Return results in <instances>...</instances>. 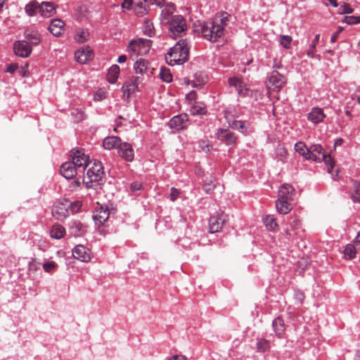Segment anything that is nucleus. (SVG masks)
I'll list each match as a JSON object with an SVG mask.
<instances>
[{
    "label": "nucleus",
    "mask_w": 360,
    "mask_h": 360,
    "mask_svg": "<svg viewBox=\"0 0 360 360\" xmlns=\"http://www.w3.org/2000/svg\"><path fill=\"white\" fill-rule=\"evenodd\" d=\"M357 251L353 244H347L344 250V255L346 259H352L356 255Z\"/></svg>",
    "instance_id": "obj_39"
},
{
    "label": "nucleus",
    "mask_w": 360,
    "mask_h": 360,
    "mask_svg": "<svg viewBox=\"0 0 360 360\" xmlns=\"http://www.w3.org/2000/svg\"><path fill=\"white\" fill-rule=\"evenodd\" d=\"M18 67V65L15 63L11 64L7 67L6 72L13 73L17 70Z\"/></svg>",
    "instance_id": "obj_59"
},
{
    "label": "nucleus",
    "mask_w": 360,
    "mask_h": 360,
    "mask_svg": "<svg viewBox=\"0 0 360 360\" xmlns=\"http://www.w3.org/2000/svg\"><path fill=\"white\" fill-rule=\"evenodd\" d=\"M89 33L86 30H79L75 36V40L79 43H84L89 39Z\"/></svg>",
    "instance_id": "obj_41"
},
{
    "label": "nucleus",
    "mask_w": 360,
    "mask_h": 360,
    "mask_svg": "<svg viewBox=\"0 0 360 360\" xmlns=\"http://www.w3.org/2000/svg\"><path fill=\"white\" fill-rule=\"evenodd\" d=\"M351 197L354 202H360V183L357 181H353Z\"/></svg>",
    "instance_id": "obj_36"
},
{
    "label": "nucleus",
    "mask_w": 360,
    "mask_h": 360,
    "mask_svg": "<svg viewBox=\"0 0 360 360\" xmlns=\"http://www.w3.org/2000/svg\"><path fill=\"white\" fill-rule=\"evenodd\" d=\"M65 233V229L60 224L53 225L50 231V236L53 238L60 239Z\"/></svg>",
    "instance_id": "obj_29"
},
{
    "label": "nucleus",
    "mask_w": 360,
    "mask_h": 360,
    "mask_svg": "<svg viewBox=\"0 0 360 360\" xmlns=\"http://www.w3.org/2000/svg\"><path fill=\"white\" fill-rule=\"evenodd\" d=\"M13 50L16 56L27 58L31 54L32 48L27 41L20 40L14 43Z\"/></svg>",
    "instance_id": "obj_10"
},
{
    "label": "nucleus",
    "mask_w": 360,
    "mask_h": 360,
    "mask_svg": "<svg viewBox=\"0 0 360 360\" xmlns=\"http://www.w3.org/2000/svg\"><path fill=\"white\" fill-rule=\"evenodd\" d=\"M225 222L223 214L221 216H213L209 221L210 232L213 233L219 231Z\"/></svg>",
    "instance_id": "obj_19"
},
{
    "label": "nucleus",
    "mask_w": 360,
    "mask_h": 360,
    "mask_svg": "<svg viewBox=\"0 0 360 360\" xmlns=\"http://www.w3.org/2000/svg\"><path fill=\"white\" fill-rule=\"evenodd\" d=\"M320 39V34H318L315 36L314 39L312 41L311 44L309 46V50L307 51V56L310 58H313L314 56V53L316 51V46L319 43Z\"/></svg>",
    "instance_id": "obj_42"
},
{
    "label": "nucleus",
    "mask_w": 360,
    "mask_h": 360,
    "mask_svg": "<svg viewBox=\"0 0 360 360\" xmlns=\"http://www.w3.org/2000/svg\"><path fill=\"white\" fill-rule=\"evenodd\" d=\"M57 264L55 262H47L43 264V268L47 273H51L57 267Z\"/></svg>",
    "instance_id": "obj_49"
},
{
    "label": "nucleus",
    "mask_w": 360,
    "mask_h": 360,
    "mask_svg": "<svg viewBox=\"0 0 360 360\" xmlns=\"http://www.w3.org/2000/svg\"><path fill=\"white\" fill-rule=\"evenodd\" d=\"M191 113L193 115H205L207 113L205 105L203 103L195 101L191 108Z\"/></svg>",
    "instance_id": "obj_31"
},
{
    "label": "nucleus",
    "mask_w": 360,
    "mask_h": 360,
    "mask_svg": "<svg viewBox=\"0 0 360 360\" xmlns=\"http://www.w3.org/2000/svg\"><path fill=\"white\" fill-rule=\"evenodd\" d=\"M295 195L294 188L287 184H283L278 191V197L284 198L286 200H292Z\"/></svg>",
    "instance_id": "obj_24"
},
{
    "label": "nucleus",
    "mask_w": 360,
    "mask_h": 360,
    "mask_svg": "<svg viewBox=\"0 0 360 360\" xmlns=\"http://www.w3.org/2000/svg\"><path fill=\"white\" fill-rule=\"evenodd\" d=\"M292 39L288 35H281L279 42L280 44L285 49H290L291 47V42Z\"/></svg>",
    "instance_id": "obj_43"
},
{
    "label": "nucleus",
    "mask_w": 360,
    "mask_h": 360,
    "mask_svg": "<svg viewBox=\"0 0 360 360\" xmlns=\"http://www.w3.org/2000/svg\"><path fill=\"white\" fill-rule=\"evenodd\" d=\"M288 220V226L285 229V232L288 240L292 241L300 235L301 222L296 217H290Z\"/></svg>",
    "instance_id": "obj_8"
},
{
    "label": "nucleus",
    "mask_w": 360,
    "mask_h": 360,
    "mask_svg": "<svg viewBox=\"0 0 360 360\" xmlns=\"http://www.w3.org/2000/svg\"><path fill=\"white\" fill-rule=\"evenodd\" d=\"M25 40L32 46L38 45L41 40L40 33L37 30H26L24 33Z\"/></svg>",
    "instance_id": "obj_25"
},
{
    "label": "nucleus",
    "mask_w": 360,
    "mask_h": 360,
    "mask_svg": "<svg viewBox=\"0 0 360 360\" xmlns=\"http://www.w3.org/2000/svg\"><path fill=\"white\" fill-rule=\"evenodd\" d=\"M345 21L348 25H355L360 23V16H346Z\"/></svg>",
    "instance_id": "obj_50"
},
{
    "label": "nucleus",
    "mask_w": 360,
    "mask_h": 360,
    "mask_svg": "<svg viewBox=\"0 0 360 360\" xmlns=\"http://www.w3.org/2000/svg\"><path fill=\"white\" fill-rule=\"evenodd\" d=\"M149 65L150 63L147 60L140 58L135 62L134 69L136 74L143 75L148 70Z\"/></svg>",
    "instance_id": "obj_28"
},
{
    "label": "nucleus",
    "mask_w": 360,
    "mask_h": 360,
    "mask_svg": "<svg viewBox=\"0 0 360 360\" xmlns=\"http://www.w3.org/2000/svg\"><path fill=\"white\" fill-rule=\"evenodd\" d=\"M201 149L205 153H209L210 151L211 146L205 141H202L200 145Z\"/></svg>",
    "instance_id": "obj_57"
},
{
    "label": "nucleus",
    "mask_w": 360,
    "mask_h": 360,
    "mask_svg": "<svg viewBox=\"0 0 360 360\" xmlns=\"http://www.w3.org/2000/svg\"><path fill=\"white\" fill-rule=\"evenodd\" d=\"M72 115L74 117L75 122H79L83 120L85 117L84 112L81 109H74L72 111Z\"/></svg>",
    "instance_id": "obj_47"
},
{
    "label": "nucleus",
    "mask_w": 360,
    "mask_h": 360,
    "mask_svg": "<svg viewBox=\"0 0 360 360\" xmlns=\"http://www.w3.org/2000/svg\"><path fill=\"white\" fill-rule=\"evenodd\" d=\"M342 27H339L338 30L332 35L330 38V41L332 42H335L337 40L338 35L342 32Z\"/></svg>",
    "instance_id": "obj_60"
},
{
    "label": "nucleus",
    "mask_w": 360,
    "mask_h": 360,
    "mask_svg": "<svg viewBox=\"0 0 360 360\" xmlns=\"http://www.w3.org/2000/svg\"><path fill=\"white\" fill-rule=\"evenodd\" d=\"M354 243L360 248V231L357 233V236L354 240Z\"/></svg>",
    "instance_id": "obj_64"
},
{
    "label": "nucleus",
    "mask_w": 360,
    "mask_h": 360,
    "mask_svg": "<svg viewBox=\"0 0 360 360\" xmlns=\"http://www.w3.org/2000/svg\"><path fill=\"white\" fill-rule=\"evenodd\" d=\"M188 121L187 115L181 114L173 117L169 122V125L171 128H174L176 130L182 129L186 126Z\"/></svg>",
    "instance_id": "obj_18"
},
{
    "label": "nucleus",
    "mask_w": 360,
    "mask_h": 360,
    "mask_svg": "<svg viewBox=\"0 0 360 360\" xmlns=\"http://www.w3.org/2000/svg\"><path fill=\"white\" fill-rule=\"evenodd\" d=\"M71 203L70 201L65 200V202H58L55 205L53 208V212L58 215L57 218L61 219L68 216L70 207Z\"/></svg>",
    "instance_id": "obj_17"
},
{
    "label": "nucleus",
    "mask_w": 360,
    "mask_h": 360,
    "mask_svg": "<svg viewBox=\"0 0 360 360\" xmlns=\"http://www.w3.org/2000/svg\"><path fill=\"white\" fill-rule=\"evenodd\" d=\"M229 127L233 129L239 130L243 134L246 132L243 130L245 125L244 123L241 121L233 120L231 122H229Z\"/></svg>",
    "instance_id": "obj_46"
},
{
    "label": "nucleus",
    "mask_w": 360,
    "mask_h": 360,
    "mask_svg": "<svg viewBox=\"0 0 360 360\" xmlns=\"http://www.w3.org/2000/svg\"><path fill=\"white\" fill-rule=\"evenodd\" d=\"M179 193L180 192L178 189L175 188L174 187H172L171 188L170 200L172 201H174L175 200H176L179 195Z\"/></svg>",
    "instance_id": "obj_52"
},
{
    "label": "nucleus",
    "mask_w": 360,
    "mask_h": 360,
    "mask_svg": "<svg viewBox=\"0 0 360 360\" xmlns=\"http://www.w3.org/2000/svg\"><path fill=\"white\" fill-rule=\"evenodd\" d=\"M152 41L150 39H139L132 40L128 46L131 57L146 55L150 49Z\"/></svg>",
    "instance_id": "obj_5"
},
{
    "label": "nucleus",
    "mask_w": 360,
    "mask_h": 360,
    "mask_svg": "<svg viewBox=\"0 0 360 360\" xmlns=\"http://www.w3.org/2000/svg\"><path fill=\"white\" fill-rule=\"evenodd\" d=\"M72 255L75 259L87 262L91 259V251L84 245H77L72 250Z\"/></svg>",
    "instance_id": "obj_14"
},
{
    "label": "nucleus",
    "mask_w": 360,
    "mask_h": 360,
    "mask_svg": "<svg viewBox=\"0 0 360 360\" xmlns=\"http://www.w3.org/2000/svg\"><path fill=\"white\" fill-rule=\"evenodd\" d=\"M309 153L310 157L309 160L319 162L324 161L325 164L328 166V172H331V170L335 165V162L329 155H326L323 152V149L321 145H312L309 148Z\"/></svg>",
    "instance_id": "obj_4"
},
{
    "label": "nucleus",
    "mask_w": 360,
    "mask_h": 360,
    "mask_svg": "<svg viewBox=\"0 0 360 360\" xmlns=\"http://www.w3.org/2000/svg\"><path fill=\"white\" fill-rule=\"evenodd\" d=\"M307 117L312 123L316 124L323 122V119L326 117V115L322 108H313L311 111L308 113Z\"/></svg>",
    "instance_id": "obj_23"
},
{
    "label": "nucleus",
    "mask_w": 360,
    "mask_h": 360,
    "mask_svg": "<svg viewBox=\"0 0 360 360\" xmlns=\"http://www.w3.org/2000/svg\"><path fill=\"white\" fill-rule=\"evenodd\" d=\"M186 30L185 19L181 15H174L172 17L169 24V30L171 36L174 38L179 36Z\"/></svg>",
    "instance_id": "obj_7"
},
{
    "label": "nucleus",
    "mask_w": 360,
    "mask_h": 360,
    "mask_svg": "<svg viewBox=\"0 0 360 360\" xmlns=\"http://www.w3.org/2000/svg\"><path fill=\"white\" fill-rule=\"evenodd\" d=\"M174 10V4H171L167 5V6L162 11L163 18L167 19L172 13H173Z\"/></svg>",
    "instance_id": "obj_48"
},
{
    "label": "nucleus",
    "mask_w": 360,
    "mask_h": 360,
    "mask_svg": "<svg viewBox=\"0 0 360 360\" xmlns=\"http://www.w3.org/2000/svg\"><path fill=\"white\" fill-rule=\"evenodd\" d=\"M295 150L300 155L303 156L306 160H309V148L307 147L304 143L299 141L295 144Z\"/></svg>",
    "instance_id": "obj_32"
},
{
    "label": "nucleus",
    "mask_w": 360,
    "mask_h": 360,
    "mask_svg": "<svg viewBox=\"0 0 360 360\" xmlns=\"http://www.w3.org/2000/svg\"><path fill=\"white\" fill-rule=\"evenodd\" d=\"M91 167L87 169L86 174H83V183L87 188L94 186V184H100L104 177V172L102 163L95 161L91 163Z\"/></svg>",
    "instance_id": "obj_3"
},
{
    "label": "nucleus",
    "mask_w": 360,
    "mask_h": 360,
    "mask_svg": "<svg viewBox=\"0 0 360 360\" xmlns=\"http://www.w3.org/2000/svg\"><path fill=\"white\" fill-rule=\"evenodd\" d=\"M286 83L284 76L281 75L278 71L274 70L269 78V89L279 91Z\"/></svg>",
    "instance_id": "obj_9"
},
{
    "label": "nucleus",
    "mask_w": 360,
    "mask_h": 360,
    "mask_svg": "<svg viewBox=\"0 0 360 360\" xmlns=\"http://www.w3.org/2000/svg\"><path fill=\"white\" fill-rule=\"evenodd\" d=\"M39 4L37 1L33 0L25 6V12L30 16L35 15L39 13Z\"/></svg>",
    "instance_id": "obj_35"
},
{
    "label": "nucleus",
    "mask_w": 360,
    "mask_h": 360,
    "mask_svg": "<svg viewBox=\"0 0 360 360\" xmlns=\"http://www.w3.org/2000/svg\"><path fill=\"white\" fill-rule=\"evenodd\" d=\"M270 348L269 341L261 339L257 343V349L259 352H264Z\"/></svg>",
    "instance_id": "obj_44"
},
{
    "label": "nucleus",
    "mask_w": 360,
    "mask_h": 360,
    "mask_svg": "<svg viewBox=\"0 0 360 360\" xmlns=\"http://www.w3.org/2000/svg\"><path fill=\"white\" fill-rule=\"evenodd\" d=\"M105 98V91L102 89H100L99 91H98L94 95L95 100L98 101H101Z\"/></svg>",
    "instance_id": "obj_53"
},
{
    "label": "nucleus",
    "mask_w": 360,
    "mask_h": 360,
    "mask_svg": "<svg viewBox=\"0 0 360 360\" xmlns=\"http://www.w3.org/2000/svg\"><path fill=\"white\" fill-rule=\"evenodd\" d=\"M143 32L145 34L152 37L155 34L153 23L149 20H146L143 27Z\"/></svg>",
    "instance_id": "obj_45"
},
{
    "label": "nucleus",
    "mask_w": 360,
    "mask_h": 360,
    "mask_svg": "<svg viewBox=\"0 0 360 360\" xmlns=\"http://www.w3.org/2000/svg\"><path fill=\"white\" fill-rule=\"evenodd\" d=\"M130 188L132 192L140 191L142 188V184L140 182H134L131 184Z\"/></svg>",
    "instance_id": "obj_55"
},
{
    "label": "nucleus",
    "mask_w": 360,
    "mask_h": 360,
    "mask_svg": "<svg viewBox=\"0 0 360 360\" xmlns=\"http://www.w3.org/2000/svg\"><path fill=\"white\" fill-rule=\"evenodd\" d=\"M65 22L59 19H53L49 27V32L54 36L58 37L64 31Z\"/></svg>",
    "instance_id": "obj_22"
},
{
    "label": "nucleus",
    "mask_w": 360,
    "mask_h": 360,
    "mask_svg": "<svg viewBox=\"0 0 360 360\" xmlns=\"http://www.w3.org/2000/svg\"><path fill=\"white\" fill-rule=\"evenodd\" d=\"M120 71V67L117 65H113L110 68L107 75V78L110 83L114 84L116 82Z\"/></svg>",
    "instance_id": "obj_30"
},
{
    "label": "nucleus",
    "mask_w": 360,
    "mask_h": 360,
    "mask_svg": "<svg viewBox=\"0 0 360 360\" xmlns=\"http://www.w3.org/2000/svg\"><path fill=\"white\" fill-rule=\"evenodd\" d=\"M160 77L165 82L169 83L172 81V75L170 70L165 67L161 68Z\"/></svg>",
    "instance_id": "obj_40"
},
{
    "label": "nucleus",
    "mask_w": 360,
    "mask_h": 360,
    "mask_svg": "<svg viewBox=\"0 0 360 360\" xmlns=\"http://www.w3.org/2000/svg\"><path fill=\"white\" fill-rule=\"evenodd\" d=\"M226 145L233 144L236 142V138L233 135L226 130Z\"/></svg>",
    "instance_id": "obj_51"
},
{
    "label": "nucleus",
    "mask_w": 360,
    "mask_h": 360,
    "mask_svg": "<svg viewBox=\"0 0 360 360\" xmlns=\"http://www.w3.org/2000/svg\"><path fill=\"white\" fill-rule=\"evenodd\" d=\"M153 4L158 5V6H163L164 0H150Z\"/></svg>",
    "instance_id": "obj_63"
},
{
    "label": "nucleus",
    "mask_w": 360,
    "mask_h": 360,
    "mask_svg": "<svg viewBox=\"0 0 360 360\" xmlns=\"http://www.w3.org/2000/svg\"><path fill=\"white\" fill-rule=\"evenodd\" d=\"M75 59L78 63L85 64L89 60H91L93 57V51L89 46H86L77 50L75 52Z\"/></svg>",
    "instance_id": "obj_15"
},
{
    "label": "nucleus",
    "mask_w": 360,
    "mask_h": 360,
    "mask_svg": "<svg viewBox=\"0 0 360 360\" xmlns=\"http://www.w3.org/2000/svg\"><path fill=\"white\" fill-rule=\"evenodd\" d=\"M169 360H188L187 357L181 355H174L169 359Z\"/></svg>",
    "instance_id": "obj_61"
},
{
    "label": "nucleus",
    "mask_w": 360,
    "mask_h": 360,
    "mask_svg": "<svg viewBox=\"0 0 360 360\" xmlns=\"http://www.w3.org/2000/svg\"><path fill=\"white\" fill-rule=\"evenodd\" d=\"M291 200H286L278 197L276 202L277 211L282 214H286L292 210Z\"/></svg>",
    "instance_id": "obj_26"
},
{
    "label": "nucleus",
    "mask_w": 360,
    "mask_h": 360,
    "mask_svg": "<svg viewBox=\"0 0 360 360\" xmlns=\"http://www.w3.org/2000/svg\"><path fill=\"white\" fill-rule=\"evenodd\" d=\"M229 84L231 87H234L239 95L245 96L248 89L245 87L241 78L233 77L229 78Z\"/></svg>",
    "instance_id": "obj_21"
},
{
    "label": "nucleus",
    "mask_w": 360,
    "mask_h": 360,
    "mask_svg": "<svg viewBox=\"0 0 360 360\" xmlns=\"http://www.w3.org/2000/svg\"><path fill=\"white\" fill-rule=\"evenodd\" d=\"M121 143V139L118 136H108L103 140V146L106 150L118 149Z\"/></svg>",
    "instance_id": "obj_27"
},
{
    "label": "nucleus",
    "mask_w": 360,
    "mask_h": 360,
    "mask_svg": "<svg viewBox=\"0 0 360 360\" xmlns=\"http://www.w3.org/2000/svg\"><path fill=\"white\" fill-rule=\"evenodd\" d=\"M133 10L137 15H143L147 13L146 0H138L134 4Z\"/></svg>",
    "instance_id": "obj_33"
},
{
    "label": "nucleus",
    "mask_w": 360,
    "mask_h": 360,
    "mask_svg": "<svg viewBox=\"0 0 360 360\" xmlns=\"http://www.w3.org/2000/svg\"><path fill=\"white\" fill-rule=\"evenodd\" d=\"M72 233L77 236H82L84 232V226L80 221H74L70 227Z\"/></svg>",
    "instance_id": "obj_38"
},
{
    "label": "nucleus",
    "mask_w": 360,
    "mask_h": 360,
    "mask_svg": "<svg viewBox=\"0 0 360 360\" xmlns=\"http://www.w3.org/2000/svg\"><path fill=\"white\" fill-rule=\"evenodd\" d=\"M134 1L132 0H124L122 4V8L127 9H133Z\"/></svg>",
    "instance_id": "obj_56"
},
{
    "label": "nucleus",
    "mask_w": 360,
    "mask_h": 360,
    "mask_svg": "<svg viewBox=\"0 0 360 360\" xmlns=\"http://www.w3.org/2000/svg\"><path fill=\"white\" fill-rule=\"evenodd\" d=\"M118 153L120 157L128 162H131L134 160V150L131 146L127 142L121 143L118 148Z\"/></svg>",
    "instance_id": "obj_16"
},
{
    "label": "nucleus",
    "mask_w": 360,
    "mask_h": 360,
    "mask_svg": "<svg viewBox=\"0 0 360 360\" xmlns=\"http://www.w3.org/2000/svg\"><path fill=\"white\" fill-rule=\"evenodd\" d=\"M217 136L219 140L224 141L225 139V131L223 129H219Z\"/></svg>",
    "instance_id": "obj_58"
},
{
    "label": "nucleus",
    "mask_w": 360,
    "mask_h": 360,
    "mask_svg": "<svg viewBox=\"0 0 360 360\" xmlns=\"http://www.w3.org/2000/svg\"><path fill=\"white\" fill-rule=\"evenodd\" d=\"M72 162L77 167L79 171L84 174V170L89 167V157L85 155L84 149H72L70 152Z\"/></svg>",
    "instance_id": "obj_6"
},
{
    "label": "nucleus",
    "mask_w": 360,
    "mask_h": 360,
    "mask_svg": "<svg viewBox=\"0 0 360 360\" xmlns=\"http://www.w3.org/2000/svg\"><path fill=\"white\" fill-rule=\"evenodd\" d=\"M190 45L186 39L179 40L165 56L168 65H175L183 64L189 58Z\"/></svg>",
    "instance_id": "obj_2"
},
{
    "label": "nucleus",
    "mask_w": 360,
    "mask_h": 360,
    "mask_svg": "<svg viewBox=\"0 0 360 360\" xmlns=\"http://www.w3.org/2000/svg\"><path fill=\"white\" fill-rule=\"evenodd\" d=\"M127 60V56L125 55H122L118 57L117 62L120 63H124Z\"/></svg>",
    "instance_id": "obj_62"
},
{
    "label": "nucleus",
    "mask_w": 360,
    "mask_h": 360,
    "mask_svg": "<svg viewBox=\"0 0 360 360\" xmlns=\"http://www.w3.org/2000/svg\"><path fill=\"white\" fill-rule=\"evenodd\" d=\"M273 327L276 335L281 338L285 331L283 320L280 317L276 318L273 322Z\"/></svg>",
    "instance_id": "obj_34"
},
{
    "label": "nucleus",
    "mask_w": 360,
    "mask_h": 360,
    "mask_svg": "<svg viewBox=\"0 0 360 360\" xmlns=\"http://www.w3.org/2000/svg\"><path fill=\"white\" fill-rule=\"evenodd\" d=\"M264 223L266 228L270 231H275L278 226L276 221V219L271 215L266 216L264 219Z\"/></svg>",
    "instance_id": "obj_37"
},
{
    "label": "nucleus",
    "mask_w": 360,
    "mask_h": 360,
    "mask_svg": "<svg viewBox=\"0 0 360 360\" xmlns=\"http://www.w3.org/2000/svg\"><path fill=\"white\" fill-rule=\"evenodd\" d=\"M219 21L220 23L218 22L217 19H215L213 22L203 23L201 25L200 32L206 39L214 43L221 42V46H223L225 36V20L221 18Z\"/></svg>",
    "instance_id": "obj_1"
},
{
    "label": "nucleus",
    "mask_w": 360,
    "mask_h": 360,
    "mask_svg": "<svg viewBox=\"0 0 360 360\" xmlns=\"http://www.w3.org/2000/svg\"><path fill=\"white\" fill-rule=\"evenodd\" d=\"M110 212L107 207L98 204L94 213V220L98 225L103 224L109 218Z\"/></svg>",
    "instance_id": "obj_11"
},
{
    "label": "nucleus",
    "mask_w": 360,
    "mask_h": 360,
    "mask_svg": "<svg viewBox=\"0 0 360 360\" xmlns=\"http://www.w3.org/2000/svg\"><path fill=\"white\" fill-rule=\"evenodd\" d=\"M60 172L65 179H72L77 174L81 173V171H79L77 167L71 161L63 163L60 166Z\"/></svg>",
    "instance_id": "obj_12"
},
{
    "label": "nucleus",
    "mask_w": 360,
    "mask_h": 360,
    "mask_svg": "<svg viewBox=\"0 0 360 360\" xmlns=\"http://www.w3.org/2000/svg\"><path fill=\"white\" fill-rule=\"evenodd\" d=\"M39 263L37 262L34 259L29 263V271L34 272L39 269Z\"/></svg>",
    "instance_id": "obj_54"
},
{
    "label": "nucleus",
    "mask_w": 360,
    "mask_h": 360,
    "mask_svg": "<svg viewBox=\"0 0 360 360\" xmlns=\"http://www.w3.org/2000/svg\"><path fill=\"white\" fill-rule=\"evenodd\" d=\"M56 12V6L49 1H43L39 4V13L42 17L49 18Z\"/></svg>",
    "instance_id": "obj_20"
},
{
    "label": "nucleus",
    "mask_w": 360,
    "mask_h": 360,
    "mask_svg": "<svg viewBox=\"0 0 360 360\" xmlns=\"http://www.w3.org/2000/svg\"><path fill=\"white\" fill-rule=\"evenodd\" d=\"M141 81L142 79L140 77H132L129 81L126 82L122 86L124 96L127 95L128 98L131 94L138 89Z\"/></svg>",
    "instance_id": "obj_13"
}]
</instances>
